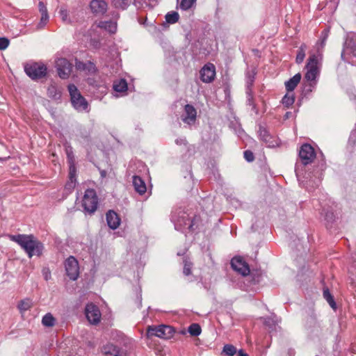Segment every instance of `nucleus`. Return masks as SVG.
<instances>
[{
    "instance_id": "f257e3e1",
    "label": "nucleus",
    "mask_w": 356,
    "mask_h": 356,
    "mask_svg": "<svg viewBox=\"0 0 356 356\" xmlns=\"http://www.w3.org/2000/svg\"><path fill=\"white\" fill-rule=\"evenodd\" d=\"M327 35L325 33L322 37L320 44H318L317 54L310 55L306 65L307 72L305 78L307 81H309L310 86H313L316 83V79L320 74L321 62L322 60L321 50L323 49Z\"/></svg>"
},
{
    "instance_id": "f03ea898",
    "label": "nucleus",
    "mask_w": 356,
    "mask_h": 356,
    "mask_svg": "<svg viewBox=\"0 0 356 356\" xmlns=\"http://www.w3.org/2000/svg\"><path fill=\"white\" fill-rule=\"evenodd\" d=\"M9 238L20 245L29 258L33 256H41L44 249L43 244L32 234L9 235Z\"/></svg>"
},
{
    "instance_id": "7ed1b4c3",
    "label": "nucleus",
    "mask_w": 356,
    "mask_h": 356,
    "mask_svg": "<svg viewBox=\"0 0 356 356\" xmlns=\"http://www.w3.org/2000/svg\"><path fill=\"white\" fill-rule=\"evenodd\" d=\"M68 91L73 107L78 111H87L88 107V102L81 95L77 88L74 84H70L68 86Z\"/></svg>"
},
{
    "instance_id": "20e7f679",
    "label": "nucleus",
    "mask_w": 356,
    "mask_h": 356,
    "mask_svg": "<svg viewBox=\"0 0 356 356\" xmlns=\"http://www.w3.org/2000/svg\"><path fill=\"white\" fill-rule=\"evenodd\" d=\"M98 206V198L96 192L93 189H87L82 200V207L85 212L90 214L94 213Z\"/></svg>"
},
{
    "instance_id": "39448f33",
    "label": "nucleus",
    "mask_w": 356,
    "mask_h": 356,
    "mask_svg": "<svg viewBox=\"0 0 356 356\" xmlns=\"http://www.w3.org/2000/svg\"><path fill=\"white\" fill-rule=\"evenodd\" d=\"M26 74L33 80L42 78L47 74V67L44 64L33 63L24 66Z\"/></svg>"
},
{
    "instance_id": "423d86ee",
    "label": "nucleus",
    "mask_w": 356,
    "mask_h": 356,
    "mask_svg": "<svg viewBox=\"0 0 356 356\" xmlns=\"http://www.w3.org/2000/svg\"><path fill=\"white\" fill-rule=\"evenodd\" d=\"M174 333V330L171 326L161 325L158 327L149 326L147 330L148 337L156 336L159 338H170Z\"/></svg>"
},
{
    "instance_id": "0eeeda50",
    "label": "nucleus",
    "mask_w": 356,
    "mask_h": 356,
    "mask_svg": "<svg viewBox=\"0 0 356 356\" xmlns=\"http://www.w3.org/2000/svg\"><path fill=\"white\" fill-rule=\"evenodd\" d=\"M172 218L176 229L181 232H185L186 229L189 231L193 230V220L186 213H183L177 218H175V216H173Z\"/></svg>"
},
{
    "instance_id": "6e6552de",
    "label": "nucleus",
    "mask_w": 356,
    "mask_h": 356,
    "mask_svg": "<svg viewBox=\"0 0 356 356\" xmlns=\"http://www.w3.org/2000/svg\"><path fill=\"white\" fill-rule=\"evenodd\" d=\"M299 157L303 165L311 163L316 157L314 149L308 143L302 145L299 151Z\"/></svg>"
},
{
    "instance_id": "1a4fd4ad",
    "label": "nucleus",
    "mask_w": 356,
    "mask_h": 356,
    "mask_svg": "<svg viewBox=\"0 0 356 356\" xmlns=\"http://www.w3.org/2000/svg\"><path fill=\"white\" fill-rule=\"evenodd\" d=\"M67 275L72 280H76L79 276V268L77 260L73 256L68 257L65 262Z\"/></svg>"
},
{
    "instance_id": "9d476101",
    "label": "nucleus",
    "mask_w": 356,
    "mask_h": 356,
    "mask_svg": "<svg viewBox=\"0 0 356 356\" xmlns=\"http://www.w3.org/2000/svg\"><path fill=\"white\" fill-rule=\"evenodd\" d=\"M56 67L59 76L61 79H65L69 77L72 72V64L66 58H59L56 60Z\"/></svg>"
},
{
    "instance_id": "9b49d317",
    "label": "nucleus",
    "mask_w": 356,
    "mask_h": 356,
    "mask_svg": "<svg viewBox=\"0 0 356 356\" xmlns=\"http://www.w3.org/2000/svg\"><path fill=\"white\" fill-rule=\"evenodd\" d=\"M88 321L92 324H97L100 321L101 313L99 308L94 304H88L85 309Z\"/></svg>"
},
{
    "instance_id": "f8f14e48",
    "label": "nucleus",
    "mask_w": 356,
    "mask_h": 356,
    "mask_svg": "<svg viewBox=\"0 0 356 356\" xmlns=\"http://www.w3.org/2000/svg\"><path fill=\"white\" fill-rule=\"evenodd\" d=\"M200 79L204 83L212 82L216 76V67L212 63L206 64L200 70Z\"/></svg>"
},
{
    "instance_id": "ddd939ff",
    "label": "nucleus",
    "mask_w": 356,
    "mask_h": 356,
    "mask_svg": "<svg viewBox=\"0 0 356 356\" xmlns=\"http://www.w3.org/2000/svg\"><path fill=\"white\" fill-rule=\"evenodd\" d=\"M231 266L235 271L243 276L248 275L250 273L248 264L241 257H234L231 260Z\"/></svg>"
},
{
    "instance_id": "4468645a",
    "label": "nucleus",
    "mask_w": 356,
    "mask_h": 356,
    "mask_svg": "<svg viewBox=\"0 0 356 356\" xmlns=\"http://www.w3.org/2000/svg\"><path fill=\"white\" fill-rule=\"evenodd\" d=\"M90 8L94 14L101 15L106 13L107 3L104 0H92L90 3Z\"/></svg>"
},
{
    "instance_id": "2eb2a0df",
    "label": "nucleus",
    "mask_w": 356,
    "mask_h": 356,
    "mask_svg": "<svg viewBox=\"0 0 356 356\" xmlns=\"http://www.w3.org/2000/svg\"><path fill=\"white\" fill-rule=\"evenodd\" d=\"M185 114L182 116V120L188 124L195 121L197 112L195 108L190 104H186L184 107Z\"/></svg>"
},
{
    "instance_id": "dca6fc26",
    "label": "nucleus",
    "mask_w": 356,
    "mask_h": 356,
    "mask_svg": "<svg viewBox=\"0 0 356 356\" xmlns=\"http://www.w3.org/2000/svg\"><path fill=\"white\" fill-rule=\"evenodd\" d=\"M102 353L105 356H124V353L121 348L113 343L104 346Z\"/></svg>"
},
{
    "instance_id": "f3484780",
    "label": "nucleus",
    "mask_w": 356,
    "mask_h": 356,
    "mask_svg": "<svg viewBox=\"0 0 356 356\" xmlns=\"http://www.w3.org/2000/svg\"><path fill=\"white\" fill-rule=\"evenodd\" d=\"M106 221L108 227L112 229H117L120 224V218L113 211L110 210L106 213Z\"/></svg>"
},
{
    "instance_id": "a211bd4d",
    "label": "nucleus",
    "mask_w": 356,
    "mask_h": 356,
    "mask_svg": "<svg viewBox=\"0 0 356 356\" xmlns=\"http://www.w3.org/2000/svg\"><path fill=\"white\" fill-rule=\"evenodd\" d=\"M133 185L136 191L140 195H143L147 191L145 181L138 176L133 177Z\"/></svg>"
},
{
    "instance_id": "6ab92c4d",
    "label": "nucleus",
    "mask_w": 356,
    "mask_h": 356,
    "mask_svg": "<svg viewBox=\"0 0 356 356\" xmlns=\"http://www.w3.org/2000/svg\"><path fill=\"white\" fill-rule=\"evenodd\" d=\"M87 83L89 86H92L93 88L97 89L101 94H104L106 92V86L104 81L95 80L94 78H88L87 79Z\"/></svg>"
},
{
    "instance_id": "aec40b11",
    "label": "nucleus",
    "mask_w": 356,
    "mask_h": 356,
    "mask_svg": "<svg viewBox=\"0 0 356 356\" xmlns=\"http://www.w3.org/2000/svg\"><path fill=\"white\" fill-rule=\"evenodd\" d=\"M301 80V74L298 73L285 82V87L288 92H293Z\"/></svg>"
},
{
    "instance_id": "412c9836",
    "label": "nucleus",
    "mask_w": 356,
    "mask_h": 356,
    "mask_svg": "<svg viewBox=\"0 0 356 356\" xmlns=\"http://www.w3.org/2000/svg\"><path fill=\"white\" fill-rule=\"evenodd\" d=\"M70 166V181L66 184L67 188H73L75 186V181H76V167L75 164L70 163L69 164Z\"/></svg>"
},
{
    "instance_id": "4be33fe9",
    "label": "nucleus",
    "mask_w": 356,
    "mask_h": 356,
    "mask_svg": "<svg viewBox=\"0 0 356 356\" xmlns=\"http://www.w3.org/2000/svg\"><path fill=\"white\" fill-rule=\"evenodd\" d=\"M98 26L101 29H104L110 33H114L117 30V24L111 21L100 22Z\"/></svg>"
},
{
    "instance_id": "5701e85b",
    "label": "nucleus",
    "mask_w": 356,
    "mask_h": 356,
    "mask_svg": "<svg viewBox=\"0 0 356 356\" xmlns=\"http://www.w3.org/2000/svg\"><path fill=\"white\" fill-rule=\"evenodd\" d=\"M113 88L116 92H125L127 90V83L124 79H121L113 83Z\"/></svg>"
},
{
    "instance_id": "b1692460",
    "label": "nucleus",
    "mask_w": 356,
    "mask_h": 356,
    "mask_svg": "<svg viewBox=\"0 0 356 356\" xmlns=\"http://www.w3.org/2000/svg\"><path fill=\"white\" fill-rule=\"evenodd\" d=\"M323 298L327 300L330 306L334 309L336 310L337 309V304L334 301V299L332 294L330 293L329 289L327 288H325L323 289Z\"/></svg>"
},
{
    "instance_id": "393cba45",
    "label": "nucleus",
    "mask_w": 356,
    "mask_h": 356,
    "mask_svg": "<svg viewBox=\"0 0 356 356\" xmlns=\"http://www.w3.org/2000/svg\"><path fill=\"white\" fill-rule=\"evenodd\" d=\"M55 323L56 319L51 313L46 314L42 318V323L44 327H53Z\"/></svg>"
},
{
    "instance_id": "a878e982",
    "label": "nucleus",
    "mask_w": 356,
    "mask_h": 356,
    "mask_svg": "<svg viewBox=\"0 0 356 356\" xmlns=\"http://www.w3.org/2000/svg\"><path fill=\"white\" fill-rule=\"evenodd\" d=\"M32 305H33V302H32L31 300H30L29 298H26V299L21 300L19 302L17 307H18V309H19V311L22 313H23V312H25L26 311H28L29 309H30L32 307Z\"/></svg>"
},
{
    "instance_id": "bb28decb",
    "label": "nucleus",
    "mask_w": 356,
    "mask_h": 356,
    "mask_svg": "<svg viewBox=\"0 0 356 356\" xmlns=\"http://www.w3.org/2000/svg\"><path fill=\"white\" fill-rule=\"evenodd\" d=\"M295 102V96L293 92H288L282 98V103L286 107H289Z\"/></svg>"
},
{
    "instance_id": "cd10ccee",
    "label": "nucleus",
    "mask_w": 356,
    "mask_h": 356,
    "mask_svg": "<svg viewBox=\"0 0 356 356\" xmlns=\"http://www.w3.org/2000/svg\"><path fill=\"white\" fill-rule=\"evenodd\" d=\"M307 49V46L305 44H302L298 50V53L296 55V61L297 63L300 64L302 63L304 58L305 57V51Z\"/></svg>"
},
{
    "instance_id": "c85d7f7f",
    "label": "nucleus",
    "mask_w": 356,
    "mask_h": 356,
    "mask_svg": "<svg viewBox=\"0 0 356 356\" xmlns=\"http://www.w3.org/2000/svg\"><path fill=\"white\" fill-rule=\"evenodd\" d=\"M188 331L191 336L197 337L201 334L202 329L199 324L192 323L188 327Z\"/></svg>"
},
{
    "instance_id": "c756f323",
    "label": "nucleus",
    "mask_w": 356,
    "mask_h": 356,
    "mask_svg": "<svg viewBox=\"0 0 356 356\" xmlns=\"http://www.w3.org/2000/svg\"><path fill=\"white\" fill-rule=\"evenodd\" d=\"M259 134L260 138L262 140H264L266 143H268V145L270 146V140L271 138V136L269 134L268 131L265 128L260 127L259 130Z\"/></svg>"
},
{
    "instance_id": "7c9ffc66",
    "label": "nucleus",
    "mask_w": 356,
    "mask_h": 356,
    "mask_svg": "<svg viewBox=\"0 0 356 356\" xmlns=\"http://www.w3.org/2000/svg\"><path fill=\"white\" fill-rule=\"evenodd\" d=\"M165 18L168 23L175 24L179 20V15L178 13L172 11V12L168 13L165 15Z\"/></svg>"
},
{
    "instance_id": "2f4dec72",
    "label": "nucleus",
    "mask_w": 356,
    "mask_h": 356,
    "mask_svg": "<svg viewBox=\"0 0 356 356\" xmlns=\"http://www.w3.org/2000/svg\"><path fill=\"white\" fill-rule=\"evenodd\" d=\"M222 351L227 356H233L236 353L237 350L233 345L226 344L224 346Z\"/></svg>"
},
{
    "instance_id": "473e14b6",
    "label": "nucleus",
    "mask_w": 356,
    "mask_h": 356,
    "mask_svg": "<svg viewBox=\"0 0 356 356\" xmlns=\"http://www.w3.org/2000/svg\"><path fill=\"white\" fill-rule=\"evenodd\" d=\"M47 94L49 97L55 99H58L60 97V92L57 91L56 87L54 86H50L48 87Z\"/></svg>"
},
{
    "instance_id": "72a5a7b5",
    "label": "nucleus",
    "mask_w": 356,
    "mask_h": 356,
    "mask_svg": "<svg viewBox=\"0 0 356 356\" xmlns=\"http://www.w3.org/2000/svg\"><path fill=\"white\" fill-rule=\"evenodd\" d=\"M112 3L115 8H120L123 10L129 6V0H112Z\"/></svg>"
},
{
    "instance_id": "f704fd0d",
    "label": "nucleus",
    "mask_w": 356,
    "mask_h": 356,
    "mask_svg": "<svg viewBox=\"0 0 356 356\" xmlns=\"http://www.w3.org/2000/svg\"><path fill=\"white\" fill-rule=\"evenodd\" d=\"M180 2V8L182 10H186L191 8L195 0H178Z\"/></svg>"
},
{
    "instance_id": "c9c22d12",
    "label": "nucleus",
    "mask_w": 356,
    "mask_h": 356,
    "mask_svg": "<svg viewBox=\"0 0 356 356\" xmlns=\"http://www.w3.org/2000/svg\"><path fill=\"white\" fill-rule=\"evenodd\" d=\"M65 153L67 155V159L68 163H74V156L72 150V147L71 146H67L65 147Z\"/></svg>"
},
{
    "instance_id": "e433bc0d",
    "label": "nucleus",
    "mask_w": 356,
    "mask_h": 356,
    "mask_svg": "<svg viewBox=\"0 0 356 356\" xmlns=\"http://www.w3.org/2000/svg\"><path fill=\"white\" fill-rule=\"evenodd\" d=\"M191 267H192V263L187 261L186 259L184 260V266L183 273L185 275H189L191 274Z\"/></svg>"
},
{
    "instance_id": "4c0bfd02",
    "label": "nucleus",
    "mask_w": 356,
    "mask_h": 356,
    "mask_svg": "<svg viewBox=\"0 0 356 356\" xmlns=\"http://www.w3.org/2000/svg\"><path fill=\"white\" fill-rule=\"evenodd\" d=\"M60 17H61L62 20L64 22L70 23V20L68 19V12L65 9H60Z\"/></svg>"
},
{
    "instance_id": "58836bf2",
    "label": "nucleus",
    "mask_w": 356,
    "mask_h": 356,
    "mask_svg": "<svg viewBox=\"0 0 356 356\" xmlns=\"http://www.w3.org/2000/svg\"><path fill=\"white\" fill-rule=\"evenodd\" d=\"M243 154H244V158L245 159V160L247 161L251 162V161H254V156L253 153L250 150H245Z\"/></svg>"
},
{
    "instance_id": "ea45409f",
    "label": "nucleus",
    "mask_w": 356,
    "mask_h": 356,
    "mask_svg": "<svg viewBox=\"0 0 356 356\" xmlns=\"http://www.w3.org/2000/svg\"><path fill=\"white\" fill-rule=\"evenodd\" d=\"M9 45V40L6 38H0V50L6 49Z\"/></svg>"
},
{
    "instance_id": "a19ab883",
    "label": "nucleus",
    "mask_w": 356,
    "mask_h": 356,
    "mask_svg": "<svg viewBox=\"0 0 356 356\" xmlns=\"http://www.w3.org/2000/svg\"><path fill=\"white\" fill-rule=\"evenodd\" d=\"M254 81V75H251V74H248L247 75V81H246L247 90L251 89L250 87L252 86Z\"/></svg>"
},
{
    "instance_id": "79ce46f5",
    "label": "nucleus",
    "mask_w": 356,
    "mask_h": 356,
    "mask_svg": "<svg viewBox=\"0 0 356 356\" xmlns=\"http://www.w3.org/2000/svg\"><path fill=\"white\" fill-rule=\"evenodd\" d=\"M89 73H95L96 72L95 65L91 62L86 63V70Z\"/></svg>"
},
{
    "instance_id": "37998d69",
    "label": "nucleus",
    "mask_w": 356,
    "mask_h": 356,
    "mask_svg": "<svg viewBox=\"0 0 356 356\" xmlns=\"http://www.w3.org/2000/svg\"><path fill=\"white\" fill-rule=\"evenodd\" d=\"M75 66L77 70H86V63H83L76 60Z\"/></svg>"
},
{
    "instance_id": "c03bdc74",
    "label": "nucleus",
    "mask_w": 356,
    "mask_h": 356,
    "mask_svg": "<svg viewBox=\"0 0 356 356\" xmlns=\"http://www.w3.org/2000/svg\"><path fill=\"white\" fill-rule=\"evenodd\" d=\"M38 8L40 13L42 14L48 13L47 7L42 1L38 3Z\"/></svg>"
},
{
    "instance_id": "a18cd8bd",
    "label": "nucleus",
    "mask_w": 356,
    "mask_h": 356,
    "mask_svg": "<svg viewBox=\"0 0 356 356\" xmlns=\"http://www.w3.org/2000/svg\"><path fill=\"white\" fill-rule=\"evenodd\" d=\"M246 93H247V95H248V104L250 106H252L253 107H254V104H253V99H252L251 89L247 90Z\"/></svg>"
},
{
    "instance_id": "49530a36",
    "label": "nucleus",
    "mask_w": 356,
    "mask_h": 356,
    "mask_svg": "<svg viewBox=\"0 0 356 356\" xmlns=\"http://www.w3.org/2000/svg\"><path fill=\"white\" fill-rule=\"evenodd\" d=\"M48 20H49L48 13L42 14L40 24H42L44 26V24H46V23L47 22Z\"/></svg>"
},
{
    "instance_id": "de8ad7c7",
    "label": "nucleus",
    "mask_w": 356,
    "mask_h": 356,
    "mask_svg": "<svg viewBox=\"0 0 356 356\" xmlns=\"http://www.w3.org/2000/svg\"><path fill=\"white\" fill-rule=\"evenodd\" d=\"M42 274L45 280H49L51 278V272L48 268L42 270Z\"/></svg>"
},
{
    "instance_id": "09e8293b",
    "label": "nucleus",
    "mask_w": 356,
    "mask_h": 356,
    "mask_svg": "<svg viewBox=\"0 0 356 356\" xmlns=\"http://www.w3.org/2000/svg\"><path fill=\"white\" fill-rule=\"evenodd\" d=\"M134 4L138 8H143L144 7V2H143L142 0H134ZM145 4L146 6H147V4L146 3H145Z\"/></svg>"
},
{
    "instance_id": "8fccbe9b",
    "label": "nucleus",
    "mask_w": 356,
    "mask_h": 356,
    "mask_svg": "<svg viewBox=\"0 0 356 356\" xmlns=\"http://www.w3.org/2000/svg\"><path fill=\"white\" fill-rule=\"evenodd\" d=\"M176 144L181 145H186V140L185 138H178L175 140Z\"/></svg>"
},
{
    "instance_id": "3c124183",
    "label": "nucleus",
    "mask_w": 356,
    "mask_h": 356,
    "mask_svg": "<svg viewBox=\"0 0 356 356\" xmlns=\"http://www.w3.org/2000/svg\"><path fill=\"white\" fill-rule=\"evenodd\" d=\"M238 356H248V354L243 353V351L242 350H240L238 351Z\"/></svg>"
},
{
    "instance_id": "603ef678",
    "label": "nucleus",
    "mask_w": 356,
    "mask_h": 356,
    "mask_svg": "<svg viewBox=\"0 0 356 356\" xmlns=\"http://www.w3.org/2000/svg\"><path fill=\"white\" fill-rule=\"evenodd\" d=\"M289 355H290V356H293V355H295V351H294V350L290 349V350H289Z\"/></svg>"
},
{
    "instance_id": "864d4df0",
    "label": "nucleus",
    "mask_w": 356,
    "mask_h": 356,
    "mask_svg": "<svg viewBox=\"0 0 356 356\" xmlns=\"http://www.w3.org/2000/svg\"><path fill=\"white\" fill-rule=\"evenodd\" d=\"M290 115H291V112H286L284 115V118L288 119L289 118Z\"/></svg>"
},
{
    "instance_id": "5fc2aeb1",
    "label": "nucleus",
    "mask_w": 356,
    "mask_h": 356,
    "mask_svg": "<svg viewBox=\"0 0 356 356\" xmlns=\"http://www.w3.org/2000/svg\"><path fill=\"white\" fill-rule=\"evenodd\" d=\"M138 22L140 24H145V22H143L140 19H138Z\"/></svg>"
}]
</instances>
